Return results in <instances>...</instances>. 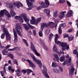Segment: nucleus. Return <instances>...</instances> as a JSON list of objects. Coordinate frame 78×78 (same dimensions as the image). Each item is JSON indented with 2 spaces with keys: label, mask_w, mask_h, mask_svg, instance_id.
Segmentation results:
<instances>
[{
  "label": "nucleus",
  "mask_w": 78,
  "mask_h": 78,
  "mask_svg": "<svg viewBox=\"0 0 78 78\" xmlns=\"http://www.w3.org/2000/svg\"><path fill=\"white\" fill-rule=\"evenodd\" d=\"M59 37H58V35L56 34L55 35V43L56 44H58V45H61L62 47V50H65L66 48V50H69V46L67 45V43H64L63 42H61L60 41H58V39Z\"/></svg>",
  "instance_id": "f257e3e1"
},
{
  "label": "nucleus",
  "mask_w": 78,
  "mask_h": 78,
  "mask_svg": "<svg viewBox=\"0 0 78 78\" xmlns=\"http://www.w3.org/2000/svg\"><path fill=\"white\" fill-rule=\"evenodd\" d=\"M49 26L50 28H54V22H48V24L45 23H42L41 26V30L42 31L43 30V28H46Z\"/></svg>",
  "instance_id": "f03ea898"
},
{
  "label": "nucleus",
  "mask_w": 78,
  "mask_h": 78,
  "mask_svg": "<svg viewBox=\"0 0 78 78\" xmlns=\"http://www.w3.org/2000/svg\"><path fill=\"white\" fill-rule=\"evenodd\" d=\"M27 55H30L31 58L33 59L35 63H37L38 64V65L40 67V68H41L42 67V63L41 62V61L39 59H36L35 57L34 56V55H33L30 53H27Z\"/></svg>",
  "instance_id": "7ed1b4c3"
},
{
  "label": "nucleus",
  "mask_w": 78,
  "mask_h": 78,
  "mask_svg": "<svg viewBox=\"0 0 78 78\" xmlns=\"http://www.w3.org/2000/svg\"><path fill=\"white\" fill-rule=\"evenodd\" d=\"M1 29L2 30H3L4 32L5 33L6 36V40L7 41H10L11 40V37L9 35L8 31L7 30V29L5 28L4 25L1 26Z\"/></svg>",
  "instance_id": "20e7f679"
},
{
  "label": "nucleus",
  "mask_w": 78,
  "mask_h": 78,
  "mask_svg": "<svg viewBox=\"0 0 78 78\" xmlns=\"http://www.w3.org/2000/svg\"><path fill=\"white\" fill-rule=\"evenodd\" d=\"M5 14L6 16H7L8 17H11V15L8 13V11L5 9L2 10H1L0 12V22H1L2 20V16H3Z\"/></svg>",
  "instance_id": "39448f33"
},
{
  "label": "nucleus",
  "mask_w": 78,
  "mask_h": 78,
  "mask_svg": "<svg viewBox=\"0 0 78 78\" xmlns=\"http://www.w3.org/2000/svg\"><path fill=\"white\" fill-rule=\"evenodd\" d=\"M20 27L19 26H17V27H16L15 28V30L16 31L20 37H22L23 35L22 34L20 33H22V30Z\"/></svg>",
  "instance_id": "423d86ee"
},
{
  "label": "nucleus",
  "mask_w": 78,
  "mask_h": 78,
  "mask_svg": "<svg viewBox=\"0 0 78 78\" xmlns=\"http://www.w3.org/2000/svg\"><path fill=\"white\" fill-rule=\"evenodd\" d=\"M43 70H42V71L43 74L44 76H45V77H46V78H49V76H48V74H47V71L46 67H45V66L43 65Z\"/></svg>",
  "instance_id": "0eeeda50"
},
{
  "label": "nucleus",
  "mask_w": 78,
  "mask_h": 78,
  "mask_svg": "<svg viewBox=\"0 0 78 78\" xmlns=\"http://www.w3.org/2000/svg\"><path fill=\"white\" fill-rule=\"evenodd\" d=\"M65 13H66V11H61L60 12V13L59 15H58V17L59 19L60 20V19H62L64 17H65V15L64 14Z\"/></svg>",
  "instance_id": "6e6552de"
},
{
  "label": "nucleus",
  "mask_w": 78,
  "mask_h": 78,
  "mask_svg": "<svg viewBox=\"0 0 78 78\" xmlns=\"http://www.w3.org/2000/svg\"><path fill=\"white\" fill-rule=\"evenodd\" d=\"M71 69L69 70V75L70 76L72 77V75H73L74 72H75V68L73 67H71Z\"/></svg>",
  "instance_id": "1a4fd4ad"
},
{
  "label": "nucleus",
  "mask_w": 78,
  "mask_h": 78,
  "mask_svg": "<svg viewBox=\"0 0 78 78\" xmlns=\"http://www.w3.org/2000/svg\"><path fill=\"white\" fill-rule=\"evenodd\" d=\"M14 5L16 6H17L18 8H19V6L22 7L23 6L22 4L19 1H16V2L14 3Z\"/></svg>",
  "instance_id": "9d476101"
},
{
  "label": "nucleus",
  "mask_w": 78,
  "mask_h": 78,
  "mask_svg": "<svg viewBox=\"0 0 78 78\" xmlns=\"http://www.w3.org/2000/svg\"><path fill=\"white\" fill-rule=\"evenodd\" d=\"M65 26H66V24L65 23H62L60 25V27L58 28V32L59 34H61V33H62L61 27H64Z\"/></svg>",
  "instance_id": "9b49d317"
},
{
  "label": "nucleus",
  "mask_w": 78,
  "mask_h": 78,
  "mask_svg": "<svg viewBox=\"0 0 78 78\" xmlns=\"http://www.w3.org/2000/svg\"><path fill=\"white\" fill-rule=\"evenodd\" d=\"M22 73L23 74H25L26 73V72H27V75H29L31 72H33V71L31 70L30 69H27L26 70H23L22 71Z\"/></svg>",
  "instance_id": "f8f14e48"
},
{
  "label": "nucleus",
  "mask_w": 78,
  "mask_h": 78,
  "mask_svg": "<svg viewBox=\"0 0 78 78\" xmlns=\"http://www.w3.org/2000/svg\"><path fill=\"white\" fill-rule=\"evenodd\" d=\"M27 62H29V66L31 67H36V65L34 63L31 61L29 60V59H27L26 60Z\"/></svg>",
  "instance_id": "ddd939ff"
},
{
  "label": "nucleus",
  "mask_w": 78,
  "mask_h": 78,
  "mask_svg": "<svg viewBox=\"0 0 78 78\" xmlns=\"http://www.w3.org/2000/svg\"><path fill=\"white\" fill-rule=\"evenodd\" d=\"M20 49V48L18 47H14L12 49H8V51H15L16 50V51H19Z\"/></svg>",
  "instance_id": "4468645a"
},
{
  "label": "nucleus",
  "mask_w": 78,
  "mask_h": 78,
  "mask_svg": "<svg viewBox=\"0 0 78 78\" xmlns=\"http://www.w3.org/2000/svg\"><path fill=\"white\" fill-rule=\"evenodd\" d=\"M13 32L14 37V42H15L17 40V33H16L14 29H13Z\"/></svg>",
  "instance_id": "2eb2a0df"
},
{
  "label": "nucleus",
  "mask_w": 78,
  "mask_h": 78,
  "mask_svg": "<svg viewBox=\"0 0 78 78\" xmlns=\"http://www.w3.org/2000/svg\"><path fill=\"white\" fill-rule=\"evenodd\" d=\"M27 4L29 7H30V8H33L34 7V5H32V3L30 2L29 0H26Z\"/></svg>",
  "instance_id": "dca6fc26"
},
{
  "label": "nucleus",
  "mask_w": 78,
  "mask_h": 78,
  "mask_svg": "<svg viewBox=\"0 0 78 78\" xmlns=\"http://www.w3.org/2000/svg\"><path fill=\"white\" fill-rule=\"evenodd\" d=\"M73 10H70L66 14V17H70L72 15V14H73Z\"/></svg>",
  "instance_id": "f3484780"
},
{
  "label": "nucleus",
  "mask_w": 78,
  "mask_h": 78,
  "mask_svg": "<svg viewBox=\"0 0 78 78\" xmlns=\"http://www.w3.org/2000/svg\"><path fill=\"white\" fill-rule=\"evenodd\" d=\"M32 20H30V23L31 24H34V23H36V18L35 17L32 16L31 17Z\"/></svg>",
  "instance_id": "a211bd4d"
},
{
  "label": "nucleus",
  "mask_w": 78,
  "mask_h": 78,
  "mask_svg": "<svg viewBox=\"0 0 78 78\" xmlns=\"http://www.w3.org/2000/svg\"><path fill=\"white\" fill-rule=\"evenodd\" d=\"M30 48L32 51H34L36 50V48H35V46L33 43L32 42H30Z\"/></svg>",
  "instance_id": "6ab92c4d"
},
{
  "label": "nucleus",
  "mask_w": 78,
  "mask_h": 78,
  "mask_svg": "<svg viewBox=\"0 0 78 78\" xmlns=\"http://www.w3.org/2000/svg\"><path fill=\"white\" fill-rule=\"evenodd\" d=\"M53 51L55 53H59V51H58V49H57L56 45V44H54L53 48Z\"/></svg>",
  "instance_id": "aec40b11"
},
{
  "label": "nucleus",
  "mask_w": 78,
  "mask_h": 78,
  "mask_svg": "<svg viewBox=\"0 0 78 78\" xmlns=\"http://www.w3.org/2000/svg\"><path fill=\"white\" fill-rule=\"evenodd\" d=\"M44 12L47 14L48 17H50V10L47 9H45L44 10Z\"/></svg>",
  "instance_id": "412c9836"
},
{
  "label": "nucleus",
  "mask_w": 78,
  "mask_h": 78,
  "mask_svg": "<svg viewBox=\"0 0 78 78\" xmlns=\"http://www.w3.org/2000/svg\"><path fill=\"white\" fill-rule=\"evenodd\" d=\"M45 2L46 4V5L45 4V7H44V8H48V6H49V5H50V4L49 3V2H48V1L47 0H45Z\"/></svg>",
  "instance_id": "4be33fe9"
},
{
  "label": "nucleus",
  "mask_w": 78,
  "mask_h": 78,
  "mask_svg": "<svg viewBox=\"0 0 78 78\" xmlns=\"http://www.w3.org/2000/svg\"><path fill=\"white\" fill-rule=\"evenodd\" d=\"M2 53L3 55H7L8 54V51L6 50V49L5 48V49L2 51Z\"/></svg>",
  "instance_id": "5701e85b"
},
{
  "label": "nucleus",
  "mask_w": 78,
  "mask_h": 78,
  "mask_svg": "<svg viewBox=\"0 0 78 78\" xmlns=\"http://www.w3.org/2000/svg\"><path fill=\"white\" fill-rule=\"evenodd\" d=\"M50 30L48 29H47L44 32L45 34L46 35V36H47L49 34H50Z\"/></svg>",
  "instance_id": "b1692460"
},
{
  "label": "nucleus",
  "mask_w": 78,
  "mask_h": 78,
  "mask_svg": "<svg viewBox=\"0 0 78 78\" xmlns=\"http://www.w3.org/2000/svg\"><path fill=\"white\" fill-rule=\"evenodd\" d=\"M6 5H9V7L10 8H11L12 9H13V5H12V2H10V3H6Z\"/></svg>",
  "instance_id": "393cba45"
},
{
  "label": "nucleus",
  "mask_w": 78,
  "mask_h": 78,
  "mask_svg": "<svg viewBox=\"0 0 78 78\" xmlns=\"http://www.w3.org/2000/svg\"><path fill=\"white\" fill-rule=\"evenodd\" d=\"M54 56L55 58L56 61L57 62H59L58 55L57 54H54Z\"/></svg>",
  "instance_id": "a878e982"
},
{
  "label": "nucleus",
  "mask_w": 78,
  "mask_h": 78,
  "mask_svg": "<svg viewBox=\"0 0 78 78\" xmlns=\"http://www.w3.org/2000/svg\"><path fill=\"white\" fill-rule=\"evenodd\" d=\"M10 12L12 16H15L16 15V14L15 12H14V11L13 10H12V9L10 10Z\"/></svg>",
  "instance_id": "bb28decb"
},
{
  "label": "nucleus",
  "mask_w": 78,
  "mask_h": 78,
  "mask_svg": "<svg viewBox=\"0 0 78 78\" xmlns=\"http://www.w3.org/2000/svg\"><path fill=\"white\" fill-rule=\"evenodd\" d=\"M22 39L26 46L27 47H28V46H29V44H28V42H27V40L24 39Z\"/></svg>",
  "instance_id": "cd10ccee"
},
{
  "label": "nucleus",
  "mask_w": 78,
  "mask_h": 78,
  "mask_svg": "<svg viewBox=\"0 0 78 78\" xmlns=\"http://www.w3.org/2000/svg\"><path fill=\"white\" fill-rule=\"evenodd\" d=\"M58 10H56L53 12V16L54 17H56L58 15Z\"/></svg>",
  "instance_id": "c85d7f7f"
},
{
  "label": "nucleus",
  "mask_w": 78,
  "mask_h": 78,
  "mask_svg": "<svg viewBox=\"0 0 78 78\" xmlns=\"http://www.w3.org/2000/svg\"><path fill=\"white\" fill-rule=\"evenodd\" d=\"M71 58H69L67 60V62L68 63V67H70L71 66V64H70V62H71Z\"/></svg>",
  "instance_id": "c756f323"
},
{
  "label": "nucleus",
  "mask_w": 78,
  "mask_h": 78,
  "mask_svg": "<svg viewBox=\"0 0 78 78\" xmlns=\"http://www.w3.org/2000/svg\"><path fill=\"white\" fill-rule=\"evenodd\" d=\"M39 43L41 44V45L42 46V47H43L45 45V43H44V42H43V41L42 40L40 39L39 41Z\"/></svg>",
  "instance_id": "7c9ffc66"
},
{
  "label": "nucleus",
  "mask_w": 78,
  "mask_h": 78,
  "mask_svg": "<svg viewBox=\"0 0 78 78\" xmlns=\"http://www.w3.org/2000/svg\"><path fill=\"white\" fill-rule=\"evenodd\" d=\"M41 20H42V18L41 17H40L37 18V21L35 22V24L37 25V23H39V22L41 21Z\"/></svg>",
  "instance_id": "2f4dec72"
},
{
  "label": "nucleus",
  "mask_w": 78,
  "mask_h": 78,
  "mask_svg": "<svg viewBox=\"0 0 78 78\" xmlns=\"http://www.w3.org/2000/svg\"><path fill=\"white\" fill-rule=\"evenodd\" d=\"M23 27H24V28L26 31H28V30L29 28L27 26V25L26 24L23 23Z\"/></svg>",
  "instance_id": "473e14b6"
},
{
  "label": "nucleus",
  "mask_w": 78,
  "mask_h": 78,
  "mask_svg": "<svg viewBox=\"0 0 78 78\" xmlns=\"http://www.w3.org/2000/svg\"><path fill=\"white\" fill-rule=\"evenodd\" d=\"M24 21L26 22L27 24L28 25V23H29V21H30V20L27 18V17L25 18L24 19Z\"/></svg>",
  "instance_id": "72a5a7b5"
},
{
  "label": "nucleus",
  "mask_w": 78,
  "mask_h": 78,
  "mask_svg": "<svg viewBox=\"0 0 78 78\" xmlns=\"http://www.w3.org/2000/svg\"><path fill=\"white\" fill-rule=\"evenodd\" d=\"M39 4H40V5H42L41 6L43 8H46L44 7H45V3L42 2H39Z\"/></svg>",
  "instance_id": "f704fd0d"
},
{
  "label": "nucleus",
  "mask_w": 78,
  "mask_h": 78,
  "mask_svg": "<svg viewBox=\"0 0 78 78\" xmlns=\"http://www.w3.org/2000/svg\"><path fill=\"white\" fill-rule=\"evenodd\" d=\"M18 20H19V22L21 23H23L24 20L23 19V18L22 17V16H20L19 18V19Z\"/></svg>",
  "instance_id": "c9c22d12"
},
{
  "label": "nucleus",
  "mask_w": 78,
  "mask_h": 78,
  "mask_svg": "<svg viewBox=\"0 0 78 78\" xmlns=\"http://www.w3.org/2000/svg\"><path fill=\"white\" fill-rule=\"evenodd\" d=\"M53 71L55 72V73H58V69H57L56 68H53Z\"/></svg>",
  "instance_id": "e433bc0d"
},
{
  "label": "nucleus",
  "mask_w": 78,
  "mask_h": 78,
  "mask_svg": "<svg viewBox=\"0 0 78 78\" xmlns=\"http://www.w3.org/2000/svg\"><path fill=\"white\" fill-rule=\"evenodd\" d=\"M34 51V52L35 55H37V56H41V55H40V54L38 53V52H37V51H36V50H35Z\"/></svg>",
  "instance_id": "4c0bfd02"
},
{
  "label": "nucleus",
  "mask_w": 78,
  "mask_h": 78,
  "mask_svg": "<svg viewBox=\"0 0 78 78\" xmlns=\"http://www.w3.org/2000/svg\"><path fill=\"white\" fill-rule=\"evenodd\" d=\"M21 15L22 17L24 19L25 18H26V17H27V14H26L25 13H22Z\"/></svg>",
  "instance_id": "58836bf2"
},
{
  "label": "nucleus",
  "mask_w": 78,
  "mask_h": 78,
  "mask_svg": "<svg viewBox=\"0 0 78 78\" xmlns=\"http://www.w3.org/2000/svg\"><path fill=\"white\" fill-rule=\"evenodd\" d=\"M68 39L69 41H72L73 39H74V37H73L72 36H71L69 37H68Z\"/></svg>",
  "instance_id": "ea45409f"
},
{
  "label": "nucleus",
  "mask_w": 78,
  "mask_h": 78,
  "mask_svg": "<svg viewBox=\"0 0 78 78\" xmlns=\"http://www.w3.org/2000/svg\"><path fill=\"white\" fill-rule=\"evenodd\" d=\"M57 64L55 62H53L51 66L52 67H55L56 66Z\"/></svg>",
  "instance_id": "a19ab883"
},
{
  "label": "nucleus",
  "mask_w": 78,
  "mask_h": 78,
  "mask_svg": "<svg viewBox=\"0 0 78 78\" xmlns=\"http://www.w3.org/2000/svg\"><path fill=\"white\" fill-rule=\"evenodd\" d=\"M64 60V56L63 55L62 57H60V61L61 62H62Z\"/></svg>",
  "instance_id": "79ce46f5"
},
{
  "label": "nucleus",
  "mask_w": 78,
  "mask_h": 78,
  "mask_svg": "<svg viewBox=\"0 0 78 78\" xmlns=\"http://www.w3.org/2000/svg\"><path fill=\"white\" fill-rule=\"evenodd\" d=\"M13 62L14 64H16L17 66H18V62L17 61V60L16 59L13 60Z\"/></svg>",
  "instance_id": "37998d69"
},
{
  "label": "nucleus",
  "mask_w": 78,
  "mask_h": 78,
  "mask_svg": "<svg viewBox=\"0 0 78 78\" xmlns=\"http://www.w3.org/2000/svg\"><path fill=\"white\" fill-rule=\"evenodd\" d=\"M5 34H5V33H3L2 34L1 36V39H4L5 38Z\"/></svg>",
  "instance_id": "c03bdc74"
},
{
  "label": "nucleus",
  "mask_w": 78,
  "mask_h": 78,
  "mask_svg": "<svg viewBox=\"0 0 78 78\" xmlns=\"http://www.w3.org/2000/svg\"><path fill=\"white\" fill-rule=\"evenodd\" d=\"M17 72V76H19V74L20 73V69H18L16 71Z\"/></svg>",
  "instance_id": "a18cd8bd"
},
{
  "label": "nucleus",
  "mask_w": 78,
  "mask_h": 78,
  "mask_svg": "<svg viewBox=\"0 0 78 78\" xmlns=\"http://www.w3.org/2000/svg\"><path fill=\"white\" fill-rule=\"evenodd\" d=\"M8 56H9V57H10L12 59H13L14 58V56L12 54H10V55H9Z\"/></svg>",
  "instance_id": "49530a36"
},
{
  "label": "nucleus",
  "mask_w": 78,
  "mask_h": 78,
  "mask_svg": "<svg viewBox=\"0 0 78 78\" xmlns=\"http://www.w3.org/2000/svg\"><path fill=\"white\" fill-rule=\"evenodd\" d=\"M53 34H50L49 37V40H51V39H52V37H53Z\"/></svg>",
  "instance_id": "de8ad7c7"
},
{
  "label": "nucleus",
  "mask_w": 78,
  "mask_h": 78,
  "mask_svg": "<svg viewBox=\"0 0 78 78\" xmlns=\"http://www.w3.org/2000/svg\"><path fill=\"white\" fill-rule=\"evenodd\" d=\"M39 36H40V37H42L43 36V34H42V32L41 31H40L39 33Z\"/></svg>",
  "instance_id": "09e8293b"
},
{
  "label": "nucleus",
  "mask_w": 78,
  "mask_h": 78,
  "mask_svg": "<svg viewBox=\"0 0 78 78\" xmlns=\"http://www.w3.org/2000/svg\"><path fill=\"white\" fill-rule=\"evenodd\" d=\"M20 17V16H14V19H16V20H19V19Z\"/></svg>",
  "instance_id": "8fccbe9b"
},
{
  "label": "nucleus",
  "mask_w": 78,
  "mask_h": 78,
  "mask_svg": "<svg viewBox=\"0 0 78 78\" xmlns=\"http://www.w3.org/2000/svg\"><path fill=\"white\" fill-rule=\"evenodd\" d=\"M54 21L55 22V23H56V24H57L58 23H59V19H56L54 20Z\"/></svg>",
  "instance_id": "3c124183"
},
{
  "label": "nucleus",
  "mask_w": 78,
  "mask_h": 78,
  "mask_svg": "<svg viewBox=\"0 0 78 78\" xmlns=\"http://www.w3.org/2000/svg\"><path fill=\"white\" fill-rule=\"evenodd\" d=\"M28 26H29V27H30L31 29H33V28H34V27L33 26L30 25V23H28Z\"/></svg>",
  "instance_id": "603ef678"
},
{
  "label": "nucleus",
  "mask_w": 78,
  "mask_h": 78,
  "mask_svg": "<svg viewBox=\"0 0 78 78\" xmlns=\"http://www.w3.org/2000/svg\"><path fill=\"white\" fill-rule=\"evenodd\" d=\"M43 8V7H42V6H40L38 7H37V10H39V9H42V8Z\"/></svg>",
  "instance_id": "864d4df0"
},
{
  "label": "nucleus",
  "mask_w": 78,
  "mask_h": 78,
  "mask_svg": "<svg viewBox=\"0 0 78 78\" xmlns=\"http://www.w3.org/2000/svg\"><path fill=\"white\" fill-rule=\"evenodd\" d=\"M11 47V45H7L6 46L5 48V49H7V48H9V47Z\"/></svg>",
  "instance_id": "5fc2aeb1"
},
{
  "label": "nucleus",
  "mask_w": 78,
  "mask_h": 78,
  "mask_svg": "<svg viewBox=\"0 0 78 78\" xmlns=\"http://www.w3.org/2000/svg\"><path fill=\"white\" fill-rule=\"evenodd\" d=\"M33 31L34 35V36H36V31L35 30H34Z\"/></svg>",
  "instance_id": "6e6d98bb"
},
{
  "label": "nucleus",
  "mask_w": 78,
  "mask_h": 78,
  "mask_svg": "<svg viewBox=\"0 0 78 78\" xmlns=\"http://www.w3.org/2000/svg\"><path fill=\"white\" fill-rule=\"evenodd\" d=\"M28 33L29 35H31L32 34V32L31 30H29L28 31Z\"/></svg>",
  "instance_id": "4d7b16f0"
},
{
  "label": "nucleus",
  "mask_w": 78,
  "mask_h": 78,
  "mask_svg": "<svg viewBox=\"0 0 78 78\" xmlns=\"http://www.w3.org/2000/svg\"><path fill=\"white\" fill-rule=\"evenodd\" d=\"M67 3L68 6H69V7L71 6V4H70V3L68 1H67Z\"/></svg>",
  "instance_id": "13d9d810"
},
{
  "label": "nucleus",
  "mask_w": 78,
  "mask_h": 78,
  "mask_svg": "<svg viewBox=\"0 0 78 78\" xmlns=\"http://www.w3.org/2000/svg\"><path fill=\"white\" fill-rule=\"evenodd\" d=\"M8 69L10 71H11V69H12V66H9L8 67Z\"/></svg>",
  "instance_id": "bf43d9fd"
},
{
  "label": "nucleus",
  "mask_w": 78,
  "mask_h": 78,
  "mask_svg": "<svg viewBox=\"0 0 78 78\" xmlns=\"http://www.w3.org/2000/svg\"><path fill=\"white\" fill-rule=\"evenodd\" d=\"M64 2V0H60L59 1V3H62Z\"/></svg>",
  "instance_id": "052dcab7"
},
{
  "label": "nucleus",
  "mask_w": 78,
  "mask_h": 78,
  "mask_svg": "<svg viewBox=\"0 0 78 78\" xmlns=\"http://www.w3.org/2000/svg\"><path fill=\"white\" fill-rule=\"evenodd\" d=\"M43 47L45 50H48L47 47V46H45V45L44 46H43Z\"/></svg>",
  "instance_id": "680f3d73"
},
{
  "label": "nucleus",
  "mask_w": 78,
  "mask_h": 78,
  "mask_svg": "<svg viewBox=\"0 0 78 78\" xmlns=\"http://www.w3.org/2000/svg\"><path fill=\"white\" fill-rule=\"evenodd\" d=\"M1 73L2 76H3V75H4V72L2 71L1 72Z\"/></svg>",
  "instance_id": "e2e57ef3"
},
{
  "label": "nucleus",
  "mask_w": 78,
  "mask_h": 78,
  "mask_svg": "<svg viewBox=\"0 0 78 78\" xmlns=\"http://www.w3.org/2000/svg\"><path fill=\"white\" fill-rule=\"evenodd\" d=\"M64 36L65 38H66V37H69V36L67 34H65L64 35Z\"/></svg>",
  "instance_id": "0e129e2a"
},
{
  "label": "nucleus",
  "mask_w": 78,
  "mask_h": 78,
  "mask_svg": "<svg viewBox=\"0 0 78 78\" xmlns=\"http://www.w3.org/2000/svg\"><path fill=\"white\" fill-rule=\"evenodd\" d=\"M73 53L74 54L76 55V53H77V51L76 50H74L73 51Z\"/></svg>",
  "instance_id": "69168bd1"
},
{
  "label": "nucleus",
  "mask_w": 78,
  "mask_h": 78,
  "mask_svg": "<svg viewBox=\"0 0 78 78\" xmlns=\"http://www.w3.org/2000/svg\"><path fill=\"white\" fill-rule=\"evenodd\" d=\"M0 48H2V49H3L5 48V47L3 46H2V45H0Z\"/></svg>",
  "instance_id": "338daca9"
},
{
  "label": "nucleus",
  "mask_w": 78,
  "mask_h": 78,
  "mask_svg": "<svg viewBox=\"0 0 78 78\" xmlns=\"http://www.w3.org/2000/svg\"><path fill=\"white\" fill-rule=\"evenodd\" d=\"M59 69H60V71L62 72H63V70L62 69V68L61 67H59Z\"/></svg>",
  "instance_id": "774afa93"
}]
</instances>
